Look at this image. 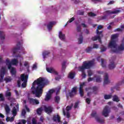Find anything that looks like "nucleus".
Segmentation results:
<instances>
[{
	"label": "nucleus",
	"mask_w": 124,
	"mask_h": 124,
	"mask_svg": "<svg viewBox=\"0 0 124 124\" xmlns=\"http://www.w3.org/2000/svg\"><path fill=\"white\" fill-rule=\"evenodd\" d=\"M55 102L56 103H59L60 102V100H61V98L59 96H56L54 98Z\"/></svg>",
	"instance_id": "72a5a7b5"
},
{
	"label": "nucleus",
	"mask_w": 124,
	"mask_h": 124,
	"mask_svg": "<svg viewBox=\"0 0 124 124\" xmlns=\"http://www.w3.org/2000/svg\"><path fill=\"white\" fill-rule=\"evenodd\" d=\"M20 46L21 43L19 42L16 45V47H14L12 50V51L13 52L14 54H16V53H17V51H18V50H20Z\"/></svg>",
	"instance_id": "4468645a"
},
{
	"label": "nucleus",
	"mask_w": 124,
	"mask_h": 124,
	"mask_svg": "<svg viewBox=\"0 0 124 124\" xmlns=\"http://www.w3.org/2000/svg\"><path fill=\"white\" fill-rule=\"evenodd\" d=\"M95 81L97 83H99L101 82V78L100 77V76H97L96 78Z\"/></svg>",
	"instance_id": "a19ab883"
},
{
	"label": "nucleus",
	"mask_w": 124,
	"mask_h": 124,
	"mask_svg": "<svg viewBox=\"0 0 124 124\" xmlns=\"http://www.w3.org/2000/svg\"><path fill=\"white\" fill-rule=\"evenodd\" d=\"M28 78H29V76L28 75L25 74L21 75V81H24L23 83L21 84V87L22 88H26L27 87V82L28 81Z\"/></svg>",
	"instance_id": "39448f33"
},
{
	"label": "nucleus",
	"mask_w": 124,
	"mask_h": 124,
	"mask_svg": "<svg viewBox=\"0 0 124 124\" xmlns=\"http://www.w3.org/2000/svg\"><path fill=\"white\" fill-rule=\"evenodd\" d=\"M91 116L93 117V118H95L96 121L100 124H103V123H104V120L103 119H101L97 116L96 111H93L91 113Z\"/></svg>",
	"instance_id": "423d86ee"
},
{
	"label": "nucleus",
	"mask_w": 124,
	"mask_h": 124,
	"mask_svg": "<svg viewBox=\"0 0 124 124\" xmlns=\"http://www.w3.org/2000/svg\"><path fill=\"white\" fill-rule=\"evenodd\" d=\"M83 43V35L82 34L79 35V38H78V44H81Z\"/></svg>",
	"instance_id": "cd10ccee"
},
{
	"label": "nucleus",
	"mask_w": 124,
	"mask_h": 124,
	"mask_svg": "<svg viewBox=\"0 0 124 124\" xmlns=\"http://www.w3.org/2000/svg\"><path fill=\"white\" fill-rule=\"evenodd\" d=\"M94 64V62L93 61H89L88 62L87 61L83 62L82 66L78 67V69H81V70H85V69H90L92 66H93Z\"/></svg>",
	"instance_id": "f03ea898"
},
{
	"label": "nucleus",
	"mask_w": 124,
	"mask_h": 124,
	"mask_svg": "<svg viewBox=\"0 0 124 124\" xmlns=\"http://www.w3.org/2000/svg\"><path fill=\"white\" fill-rule=\"evenodd\" d=\"M75 20V18H74V17H73L72 18H71L68 21H67V23H72L73 21H74Z\"/></svg>",
	"instance_id": "6e6d98bb"
},
{
	"label": "nucleus",
	"mask_w": 124,
	"mask_h": 124,
	"mask_svg": "<svg viewBox=\"0 0 124 124\" xmlns=\"http://www.w3.org/2000/svg\"><path fill=\"white\" fill-rule=\"evenodd\" d=\"M72 107H73V104H71L70 106H67L66 108L67 112H69L72 109Z\"/></svg>",
	"instance_id": "c85d7f7f"
},
{
	"label": "nucleus",
	"mask_w": 124,
	"mask_h": 124,
	"mask_svg": "<svg viewBox=\"0 0 124 124\" xmlns=\"http://www.w3.org/2000/svg\"><path fill=\"white\" fill-rule=\"evenodd\" d=\"M99 20H106L107 19V15H105L103 16H100L98 17Z\"/></svg>",
	"instance_id": "473e14b6"
},
{
	"label": "nucleus",
	"mask_w": 124,
	"mask_h": 124,
	"mask_svg": "<svg viewBox=\"0 0 124 124\" xmlns=\"http://www.w3.org/2000/svg\"><path fill=\"white\" fill-rule=\"evenodd\" d=\"M6 64L8 66V69H11V62H10V60H9V59H7L6 60Z\"/></svg>",
	"instance_id": "5701e85b"
},
{
	"label": "nucleus",
	"mask_w": 124,
	"mask_h": 124,
	"mask_svg": "<svg viewBox=\"0 0 124 124\" xmlns=\"http://www.w3.org/2000/svg\"><path fill=\"white\" fill-rule=\"evenodd\" d=\"M44 109L46 113H47V114H51V113L53 112V108L51 106H48L47 107L45 106Z\"/></svg>",
	"instance_id": "f8f14e48"
},
{
	"label": "nucleus",
	"mask_w": 124,
	"mask_h": 124,
	"mask_svg": "<svg viewBox=\"0 0 124 124\" xmlns=\"http://www.w3.org/2000/svg\"><path fill=\"white\" fill-rule=\"evenodd\" d=\"M109 113H110V110L109 109V107L107 106L104 108V110L102 112V115H103V116H104V117H108V116L109 115Z\"/></svg>",
	"instance_id": "0eeeda50"
},
{
	"label": "nucleus",
	"mask_w": 124,
	"mask_h": 124,
	"mask_svg": "<svg viewBox=\"0 0 124 124\" xmlns=\"http://www.w3.org/2000/svg\"><path fill=\"white\" fill-rule=\"evenodd\" d=\"M81 30L82 28H81V26L79 25L77 27V31L78 32H80V34H82Z\"/></svg>",
	"instance_id": "c9c22d12"
},
{
	"label": "nucleus",
	"mask_w": 124,
	"mask_h": 124,
	"mask_svg": "<svg viewBox=\"0 0 124 124\" xmlns=\"http://www.w3.org/2000/svg\"><path fill=\"white\" fill-rule=\"evenodd\" d=\"M121 12V10H116L114 11H112V14H118V13H120Z\"/></svg>",
	"instance_id": "c03bdc74"
},
{
	"label": "nucleus",
	"mask_w": 124,
	"mask_h": 124,
	"mask_svg": "<svg viewBox=\"0 0 124 124\" xmlns=\"http://www.w3.org/2000/svg\"><path fill=\"white\" fill-rule=\"evenodd\" d=\"M101 65L102 67H104V68L106 67V65L104 64V59H101Z\"/></svg>",
	"instance_id": "37998d69"
},
{
	"label": "nucleus",
	"mask_w": 124,
	"mask_h": 124,
	"mask_svg": "<svg viewBox=\"0 0 124 124\" xmlns=\"http://www.w3.org/2000/svg\"><path fill=\"white\" fill-rule=\"evenodd\" d=\"M17 86L18 88H21V80H17Z\"/></svg>",
	"instance_id": "680f3d73"
},
{
	"label": "nucleus",
	"mask_w": 124,
	"mask_h": 124,
	"mask_svg": "<svg viewBox=\"0 0 124 124\" xmlns=\"http://www.w3.org/2000/svg\"><path fill=\"white\" fill-rule=\"evenodd\" d=\"M7 119H9V122H13L14 121V117H7Z\"/></svg>",
	"instance_id": "052dcab7"
},
{
	"label": "nucleus",
	"mask_w": 124,
	"mask_h": 124,
	"mask_svg": "<svg viewBox=\"0 0 124 124\" xmlns=\"http://www.w3.org/2000/svg\"><path fill=\"white\" fill-rule=\"evenodd\" d=\"M71 92L76 94L77 93V87H73Z\"/></svg>",
	"instance_id": "ea45409f"
},
{
	"label": "nucleus",
	"mask_w": 124,
	"mask_h": 124,
	"mask_svg": "<svg viewBox=\"0 0 124 124\" xmlns=\"http://www.w3.org/2000/svg\"><path fill=\"white\" fill-rule=\"evenodd\" d=\"M51 97H52V95H50V94H48V93H47L46 95L45 100H46V101H48V100H50V99H51Z\"/></svg>",
	"instance_id": "393cba45"
},
{
	"label": "nucleus",
	"mask_w": 124,
	"mask_h": 124,
	"mask_svg": "<svg viewBox=\"0 0 124 124\" xmlns=\"http://www.w3.org/2000/svg\"><path fill=\"white\" fill-rule=\"evenodd\" d=\"M10 72L12 76H14V77H16V73H17V71H16V69L12 66H11Z\"/></svg>",
	"instance_id": "2eb2a0df"
},
{
	"label": "nucleus",
	"mask_w": 124,
	"mask_h": 124,
	"mask_svg": "<svg viewBox=\"0 0 124 124\" xmlns=\"http://www.w3.org/2000/svg\"><path fill=\"white\" fill-rule=\"evenodd\" d=\"M46 71L47 72H49V73H53V74H55V75H58L59 73L58 72L55 70L53 68H46Z\"/></svg>",
	"instance_id": "9d476101"
},
{
	"label": "nucleus",
	"mask_w": 124,
	"mask_h": 124,
	"mask_svg": "<svg viewBox=\"0 0 124 124\" xmlns=\"http://www.w3.org/2000/svg\"><path fill=\"white\" fill-rule=\"evenodd\" d=\"M104 99L106 100H108L112 98V95L111 94H105L104 95Z\"/></svg>",
	"instance_id": "c756f323"
},
{
	"label": "nucleus",
	"mask_w": 124,
	"mask_h": 124,
	"mask_svg": "<svg viewBox=\"0 0 124 124\" xmlns=\"http://www.w3.org/2000/svg\"><path fill=\"white\" fill-rule=\"evenodd\" d=\"M1 73L5 74V67H2L1 68Z\"/></svg>",
	"instance_id": "49530a36"
},
{
	"label": "nucleus",
	"mask_w": 124,
	"mask_h": 124,
	"mask_svg": "<svg viewBox=\"0 0 124 124\" xmlns=\"http://www.w3.org/2000/svg\"><path fill=\"white\" fill-rule=\"evenodd\" d=\"M42 113V108H38L37 109V114H38V115H41Z\"/></svg>",
	"instance_id": "e433bc0d"
},
{
	"label": "nucleus",
	"mask_w": 124,
	"mask_h": 124,
	"mask_svg": "<svg viewBox=\"0 0 124 124\" xmlns=\"http://www.w3.org/2000/svg\"><path fill=\"white\" fill-rule=\"evenodd\" d=\"M92 48H93H93L97 49L98 48V45H97L96 44H94L93 45V47H92Z\"/></svg>",
	"instance_id": "13d9d810"
},
{
	"label": "nucleus",
	"mask_w": 124,
	"mask_h": 124,
	"mask_svg": "<svg viewBox=\"0 0 124 124\" xmlns=\"http://www.w3.org/2000/svg\"><path fill=\"white\" fill-rule=\"evenodd\" d=\"M124 37L122 40V43L120 44L115 49H112L111 53H118V51H124Z\"/></svg>",
	"instance_id": "20e7f679"
},
{
	"label": "nucleus",
	"mask_w": 124,
	"mask_h": 124,
	"mask_svg": "<svg viewBox=\"0 0 124 124\" xmlns=\"http://www.w3.org/2000/svg\"><path fill=\"white\" fill-rule=\"evenodd\" d=\"M115 3V1H110L108 3V5H111V4H114Z\"/></svg>",
	"instance_id": "e2e57ef3"
},
{
	"label": "nucleus",
	"mask_w": 124,
	"mask_h": 124,
	"mask_svg": "<svg viewBox=\"0 0 124 124\" xmlns=\"http://www.w3.org/2000/svg\"><path fill=\"white\" fill-rule=\"evenodd\" d=\"M5 110L7 114H9V113H10V108H9V106H8V105H6L5 106Z\"/></svg>",
	"instance_id": "a878e982"
},
{
	"label": "nucleus",
	"mask_w": 124,
	"mask_h": 124,
	"mask_svg": "<svg viewBox=\"0 0 124 124\" xmlns=\"http://www.w3.org/2000/svg\"><path fill=\"white\" fill-rule=\"evenodd\" d=\"M93 92H96V91H97V87H96V86L93 87Z\"/></svg>",
	"instance_id": "338daca9"
},
{
	"label": "nucleus",
	"mask_w": 124,
	"mask_h": 124,
	"mask_svg": "<svg viewBox=\"0 0 124 124\" xmlns=\"http://www.w3.org/2000/svg\"><path fill=\"white\" fill-rule=\"evenodd\" d=\"M75 77V73H70L69 74L68 78L70 79H73Z\"/></svg>",
	"instance_id": "f704fd0d"
},
{
	"label": "nucleus",
	"mask_w": 124,
	"mask_h": 124,
	"mask_svg": "<svg viewBox=\"0 0 124 124\" xmlns=\"http://www.w3.org/2000/svg\"><path fill=\"white\" fill-rule=\"evenodd\" d=\"M112 100L113 101H115L116 102H119L120 101L118 96H117L116 95H114L113 96Z\"/></svg>",
	"instance_id": "2f4dec72"
},
{
	"label": "nucleus",
	"mask_w": 124,
	"mask_h": 124,
	"mask_svg": "<svg viewBox=\"0 0 124 124\" xmlns=\"http://www.w3.org/2000/svg\"><path fill=\"white\" fill-rule=\"evenodd\" d=\"M0 39L1 40H4L5 39V34L2 31H0Z\"/></svg>",
	"instance_id": "4be33fe9"
},
{
	"label": "nucleus",
	"mask_w": 124,
	"mask_h": 124,
	"mask_svg": "<svg viewBox=\"0 0 124 124\" xmlns=\"http://www.w3.org/2000/svg\"><path fill=\"white\" fill-rule=\"evenodd\" d=\"M19 111V104L16 105V107H13L12 114L14 117H15L17 115V111Z\"/></svg>",
	"instance_id": "6e6552de"
},
{
	"label": "nucleus",
	"mask_w": 124,
	"mask_h": 124,
	"mask_svg": "<svg viewBox=\"0 0 124 124\" xmlns=\"http://www.w3.org/2000/svg\"><path fill=\"white\" fill-rule=\"evenodd\" d=\"M78 105H79V103L78 102H76L75 103L74 108H75V109H76V108H77L78 107Z\"/></svg>",
	"instance_id": "bf43d9fd"
},
{
	"label": "nucleus",
	"mask_w": 124,
	"mask_h": 124,
	"mask_svg": "<svg viewBox=\"0 0 124 124\" xmlns=\"http://www.w3.org/2000/svg\"><path fill=\"white\" fill-rule=\"evenodd\" d=\"M86 103H87V104H90L91 103V99H90V98H87L86 99Z\"/></svg>",
	"instance_id": "4d7b16f0"
},
{
	"label": "nucleus",
	"mask_w": 124,
	"mask_h": 124,
	"mask_svg": "<svg viewBox=\"0 0 124 124\" xmlns=\"http://www.w3.org/2000/svg\"><path fill=\"white\" fill-rule=\"evenodd\" d=\"M110 80H109V77H108V74L106 73L104 78V85H107L110 83Z\"/></svg>",
	"instance_id": "ddd939ff"
},
{
	"label": "nucleus",
	"mask_w": 124,
	"mask_h": 124,
	"mask_svg": "<svg viewBox=\"0 0 124 124\" xmlns=\"http://www.w3.org/2000/svg\"><path fill=\"white\" fill-rule=\"evenodd\" d=\"M53 120L54 122H58V123H61V117H60V115L59 114H57V115H54L53 117Z\"/></svg>",
	"instance_id": "dca6fc26"
},
{
	"label": "nucleus",
	"mask_w": 124,
	"mask_h": 124,
	"mask_svg": "<svg viewBox=\"0 0 124 124\" xmlns=\"http://www.w3.org/2000/svg\"><path fill=\"white\" fill-rule=\"evenodd\" d=\"M0 101H4V97L2 93L0 94Z\"/></svg>",
	"instance_id": "de8ad7c7"
},
{
	"label": "nucleus",
	"mask_w": 124,
	"mask_h": 124,
	"mask_svg": "<svg viewBox=\"0 0 124 124\" xmlns=\"http://www.w3.org/2000/svg\"><path fill=\"white\" fill-rule=\"evenodd\" d=\"M92 50H93V47L89 46L85 49V51L86 53H90V52H92Z\"/></svg>",
	"instance_id": "4c0bfd02"
},
{
	"label": "nucleus",
	"mask_w": 124,
	"mask_h": 124,
	"mask_svg": "<svg viewBox=\"0 0 124 124\" xmlns=\"http://www.w3.org/2000/svg\"><path fill=\"white\" fill-rule=\"evenodd\" d=\"M11 65H16L17 64H18V63H19V61H18L17 60V59H14L13 60H12L11 61Z\"/></svg>",
	"instance_id": "b1692460"
},
{
	"label": "nucleus",
	"mask_w": 124,
	"mask_h": 124,
	"mask_svg": "<svg viewBox=\"0 0 124 124\" xmlns=\"http://www.w3.org/2000/svg\"><path fill=\"white\" fill-rule=\"evenodd\" d=\"M5 81H6V82H11V78H5Z\"/></svg>",
	"instance_id": "69168bd1"
},
{
	"label": "nucleus",
	"mask_w": 124,
	"mask_h": 124,
	"mask_svg": "<svg viewBox=\"0 0 124 124\" xmlns=\"http://www.w3.org/2000/svg\"><path fill=\"white\" fill-rule=\"evenodd\" d=\"M79 93L81 97L84 96V91H83V89H79Z\"/></svg>",
	"instance_id": "79ce46f5"
},
{
	"label": "nucleus",
	"mask_w": 124,
	"mask_h": 124,
	"mask_svg": "<svg viewBox=\"0 0 124 124\" xmlns=\"http://www.w3.org/2000/svg\"><path fill=\"white\" fill-rule=\"evenodd\" d=\"M102 37L103 36H101V35H98V36L92 37V40H93V41H96V40H98L99 42L102 44V42H101V37Z\"/></svg>",
	"instance_id": "9b49d317"
},
{
	"label": "nucleus",
	"mask_w": 124,
	"mask_h": 124,
	"mask_svg": "<svg viewBox=\"0 0 124 124\" xmlns=\"http://www.w3.org/2000/svg\"><path fill=\"white\" fill-rule=\"evenodd\" d=\"M88 15L90 16V17H94V16H96V14L93 13V12H90L88 13Z\"/></svg>",
	"instance_id": "a18cd8bd"
},
{
	"label": "nucleus",
	"mask_w": 124,
	"mask_h": 124,
	"mask_svg": "<svg viewBox=\"0 0 124 124\" xmlns=\"http://www.w3.org/2000/svg\"><path fill=\"white\" fill-rule=\"evenodd\" d=\"M104 14H106L107 16L108 15H110V14H112V11L111 10L106 11L105 12H104Z\"/></svg>",
	"instance_id": "58836bf2"
},
{
	"label": "nucleus",
	"mask_w": 124,
	"mask_h": 124,
	"mask_svg": "<svg viewBox=\"0 0 124 124\" xmlns=\"http://www.w3.org/2000/svg\"><path fill=\"white\" fill-rule=\"evenodd\" d=\"M85 86V82H83L80 84L79 90H83V88Z\"/></svg>",
	"instance_id": "3c124183"
},
{
	"label": "nucleus",
	"mask_w": 124,
	"mask_h": 124,
	"mask_svg": "<svg viewBox=\"0 0 124 124\" xmlns=\"http://www.w3.org/2000/svg\"><path fill=\"white\" fill-rule=\"evenodd\" d=\"M66 116L67 119H69V118H70V113H69V112L67 111Z\"/></svg>",
	"instance_id": "774afa93"
},
{
	"label": "nucleus",
	"mask_w": 124,
	"mask_h": 124,
	"mask_svg": "<svg viewBox=\"0 0 124 124\" xmlns=\"http://www.w3.org/2000/svg\"><path fill=\"white\" fill-rule=\"evenodd\" d=\"M87 73H88V76L89 77H91L92 76V75H93V71L92 70L88 71Z\"/></svg>",
	"instance_id": "864d4df0"
},
{
	"label": "nucleus",
	"mask_w": 124,
	"mask_h": 124,
	"mask_svg": "<svg viewBox=\"0 0 124 124\" xmlns=\"http://www.w3.org/2000/svg\"><path fill=\"white\" fill-rule=\"evenodd\" d=\"M66 64V61L63 62L62 63V71H64V70H65V68H66V66L65 65Z\"/></svg>",
	"instance_id": "7c9ffc66"
},
{
	"label": "nucleus",
	"mask_w": 124,
	"mask_h": 124,
	"mask_svg": "<svg viewBox=\"0 0 124 124\" xmlns=\"http://www.w3.org/2000/svg\"><path fill=\"white\" fill-rule=\"evenodd\" d=\"M50 54H51V52H50V51L49 50H45L43 52V58L44 59H46V57H47V56H49V55H50Z\"/></svg>",
	"instance_id": "6ab92c4d"
},
{
	"label": "nucleus",
	"mask_w": 124,
	"mask_h": 124,
	"mask_svg": "<svg viewBox=\"0 0 124 124\" xmlns=\"http://www.w3.org/2000/svg\"><path fill=\"white\" fill-rule=\"evenodd\" d=\"M48 84H49L48 79L42 77L37 78L33 82L31 87L32 93L35 94L36 97H40L43 93V89Z\"/></svg>",
	"instance_id": "f257e3e1"
},
{
	"label": "nucleus",
	"mask_w": 124,
	"mask_h": 124,
	"mask_svg": "<svg viewBox=\"0 0 124 124\" xmlns=\"http://www.w3.org/2000/svg\"><path fill=\"white\" fill-rule=\"evenodd\" d=\"M55 93V90L54 89H51L48 91V93H47L52 95V93Z\"/></svg>",
	"instance_id": "5fc2aeb1"
},
{
	"label": "nucleus",
	"mask_w": 124,
	"mask_h": 124,
	"mask_svg": "<svg viewBox=\"0 0 124 124\" xmlns=\"http://www.w3.org/2000/svg\"><path fill=\"white\" fill-rule=\"evenodd\" d=\"M100 50L101 53H103V52H105V51L107 50V48L105 47V46H103V47H100Z\"/></svg>",
	"instance_id": "09e8293b"
},
{
	"label": "nucleus",
	"mask_w": 124,
	"mask_h": 124,
	"mask_svg": "<svg viewBox=\"0 0 124 124\" xmlns=\"http://www.w3.org/2000/svg\"><path fill=\"white\" fill-rule=\"evenodd\" d=\"M119 37V34L116 33L111 35V41L108 43V47L109 48H116L117 44H116V41H114V39H116Z\"/></svg>",
	"instance_id": "7ed1b4c3"
},
{
	"label": "nucleus",
	"mask_w": 124,
	"mask_h": 124,
	"mask_svg": "<svg viewBox=\"0 0 124 124\" xmlns=\"http://www.w3.org/2000/svg\"><path fill=\"white\" fill-rule=\"evenodd\" d=\"M59 37L62 40H64V39H65V34H62V32L61 31L59 32Z\"/></svg>",
	"instance_id": "aec40b11"
},
{
	"label": "nucleus",
	"mask_w": 124,
	"mask_h": 124,
	"mask_svg": "<svg viewBox=\"0 0 124 124\" xmlns=\"http://www.w3.org/2000/svg\"><path fill=\"white\" fill-rule=\"evenodd\" d=\"M79 71H80L82 72V78H86V77L87 76V75H86V73H85V70H82L81 69H78Z\"/></svg>",
	"instance_id": "bb28decb"
},
{
	"label": "nucleus",
	"mask_w": 124,
	"mask_h": 124,
	"mask_svg": "<svg viewBox=\"0 0 124 124\" xmlns=\"http://www.w3.org/2000/svg\"><path fill=\"white\" fill-rule=\"evenodd\" d=\"M6 97L11 96V92H7L6 93Z\"/></svg>",
	"instance_id": "0e129e2a"
},
{
	"label": "nucleus",
	"mask_w": 124,
	"mask_h": 124,
	"mask_svg": "<svg viewBox=\"0 0 124 124\" xmlns=\"http://www.w3.org/2000/svg\"><path fill=\"white\" fill-rule=\"evenodd\" d=\"M69 94L70 97H73V96H74V95H75V94H76V93L71 92L69 93Z\"/></svg>",
	"instance_id": "603ef678"
},
{
	"label": "nucleus",
	"mask_w": 124,
	"mask_h": 124,
	"mask_svg": "<svg viewBox=\"0 0 124 124\" xmlns=\"http://www.w3.org/2000/svg\"><path fill=\"white\" fill-rule=\"evenodd\" d=\"M115 67H116V64H115V62H114V61H110L108 65L109 69H114Z\"/></svg>",
	"instance_id": "a211bd4d"
},
{
	"label": "nucleus",
	"mask_w": 124,
	"mask_h": 124,
	"mask_svg": "<svg viewBox=\"0 0 124 124\" xmlns=\"http://www.w3.org/2000/svg\"><path fill=\"white\" fill-rule=\"evenodd\" d=\"M31 103H33V104L37 105L39 103V101L36 99L30 98Z\"/></svg>",
	"instance_id": "412c9836"
},
{
	"label": "nucleus",
	"mask_w": 124,
	"mask_h": 124,
	"mask_svg": "<svg viewBox=\"0 0 124 124\" xmlns=\"http://www.w3.org/2000/svg\"><path fill=\"white\" fill-rule=\"evenodd\" d=\"M26 114H27V112L26 111V110L23 109L21 112V115L23 117H25L26 116Z\"/></svg>",
	"instance_id": "8fccbe9b"
},
{
	"label": "nucleus",
	"mask_w": 124,
	"mask_h": 124,
	"mask_svg": "<svg viewBox=\"0 0 124 124\" xmlns=\"http://www.w3.org/2000/svg\"><path fill=\"white\" fill-rule=\"evenodd\" d=\"M101 29H103V26L102 25H99L97 27V29L96 30V32L97 35H101V36H103V34H102V32H103V31H99V30H101Z\"/></svg>",
	"instance_id": "1a4fd4ad"
},
{
	"label": "nucleus",
	"mask_w": 124,
	"mask_h": 124,
	"mask_svg": "<svg viewBox=\"0 0 124 124\" xmlns=\"http://www.w3.org/2000/svg\"><path fill=\"white\" fill-rule=\"evenodd\" d=\"M55 24H56L55 22L51 21L47 24V28L48 31H51V30H52V28H53V26Z\"/></svg>",
	"instance_id": "f3484780"
}]
</instances>
